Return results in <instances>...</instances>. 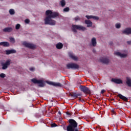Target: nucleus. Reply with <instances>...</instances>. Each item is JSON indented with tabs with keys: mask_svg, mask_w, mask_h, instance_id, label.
Returning <instances> with one entry per match:
<instances>
[{
	"mask_svg": "<svg viewBox=\"0 0 131 131\" xmlns=\"http://www.w3.org/2000/svg\"><path fill=\"white\" fill-rule=\"evenodd\" d=\"M20 26H21L20 25V24H17L15 26V29L18 30V29H20Z\"/></svg>",
	"mask_w": 131,
	"mask_h": 131,
	"instance_id": "32",
	"label": "nucleus"
},
{
	"mask_svg": "<svg viewBox=\"0 0 131 131\" xmlns=\"http://www.w3.org/2000/svg\"><path fill=\"white\" fill-rule=\"evenodd\" d=\"M105 90H102L101 91V94H104V93H105Z\"/></svg>",
	"mask_w": 131,
	"mask_h": 131,
	"instance_id": "39",
	"label": "nucleus"
},
{
	"mask_svg": "<svg viewBox=\"0 0 131 131\" xmlns=\"http://www.w3.org/2000/svg\"><path fill=\"white\" fill-rule=\"evenodd\" d=\"M66 114H67V115H68V116H69V117H70V116H71V115H72V114L69 112H67Z\"/></svg>",
	"mask_w": 131,
	"mask_h": 131,
	"instance_id": "36",
	"label": "nucleus"
},
{
	"mask_svg": "<svg viewBox=\"0 0 131 131\" xmlns=\"http://www.w3.org/2000/svg\"><path fill=\"white\" fill-rule=\"evenodd\" d=\"M122 32L123 34H126V35H128V34H131V28H127L125 30H123Z\"/></svg>",
	"mask_w": 131,
	"mask_h": 131,
	"instance_id": "12",
	"label": "nucleus"
},
{
	"mask_svg": "<svg viewBox=\"0 0 131 131\" xmlns=\"http://www.w3.org/2000/svg\"><path fill=\"white\" fill-rule=\"evenodd\" d=\"M91 45L92 47H96L97 46V39L96 38L93 37L91 39Z\"/></svg>",
	"mask_w": 131,
	"mask_h": 131,
	"instance_id": "18",
	"label": "nucleus"
},
{
	"mask_svg": "<svg viewBox=\"0 0 131 131\" xmlns=\"http://www.w3.org/2000/svg\"><path fill=\"white\" fill-rule=\"evenodd\" d=\"M25 22L27 24H29V23H30V20L29 19H25Z\"/></svg>",
	"mask_w": 131,
	"mask_h": 131,
	"instance_id": "34",
	"label": "nucleus"
},
{
	"mask_svg": "<svg viewBox=\"0 0 131 131\" xmlns=\"http://www.w3.org/2000/svg\"><path fill=\"white\" fill-rule=\"evenodd\" d=\"M74 131H79V127L75 128Z\"/></svg>",
	"mask_w": 131,
	"mask_h": 131,
	"instance_id": "38",
	"label": "nucleus"
},
{
	"mask_svg": "<svg viewBox=\"0 0 131 131\" xmlns=\"http://www.w3.org/2000/svg\"><path fill=\"white\" fill-rule=\"evenodd\" d=\"M11 65V59H8L6 60L5 63H2V69L3 70H6L8 69V67Z\"/></svg>",
	"mask_w": 131,
	"mask_h": 131,
	"instance_id": "8",
	"label": "nucleus"
},
{
	"mask_svg": "<svg viewBox=\"0 0 131 131\" xmlns=\"http://www.w3.org/2000/svg\"><path fill=\"white\" fill-rule=\"evenodd\" d=\"M4 32H12L13 29L12 28L8 27L3 29Z\"/></svg>",
	"mask_w": 131,
	"mask_h": 131,
	"instance_id": "22",
	"label": "nucleus"
},
{
	"mask_svg": "<svg viewBox=\"0 0 131 131\" xmlns=\"http://www.w3.org/2000/svg\"><path fill=\"white\" fill-rule=\"evenodd\" d=\"M10 15H15V10L13 9H11L9 11Z\"/></svg>",
	"mask_w": 131,
	"mask_h": 131,
	"instance_id": "24",
	"label": "nucleus"
},
{
	"mask_svg": "<svg viewBox=\"0 0 131 131\" xmlns=\"http://www.w3.org/2000/svg\"><path fill=\"white\" fill-rule=\"evenodd\" d=\"M29 70L30 71H34V70H35V68L31 67L29 68Z\"/></svg>",
	"mask_w": 131,
	"mask_h": 131,
	"instance_id": "37",
	"label": "nucleus"
},
{
	"mask_svg": "<svg viewBox=\"0 0 131 131\" xmlns=\"http://www.w3.org/2000/svg\"><path fill=\"white\" fill-rule=\"evenodd\" d=\"M81 97H79V101H80V102L81 101Z\"/></svg>",
	"mask_w": 131,
	"mask_h": 131,
	"instance_id": "44",
	"label": "nucleus"
},
{
	"mask_svg": "<svg viewBox=\"0 0 131 131\" xmlns=\"http://www.w3.org/2000/svg\"><path fill=\"white\" fill-rule=\"evenodd\" d=\"M126 83L128 86L131 88V79L130 78L127 77L126 78Z\"/></svg>",
	"mask_w": 131,
	"mask_h": 131,
	"instance_id": "20",
	"label": "nucleus"
},
{
	"mask_svg": "<svg viewBox=\"0 0 131 131\" xmlns=\"http://www.w3.org/2000/svg\"><path fill=\"white\" fill-rule=\"evenodd\" d=\"M72 29L74 32H77V30L84 31V30H86V28L80 25H73L72 26Z\"/></svg>",
	"mask_w": 131,
	"mask_h": 131,
	"instance_id": "3",
	"label": "nucleus"
},
{
	"mask_svg": "<svg viewBox=\"0 0 131 131\" xmlns=\"http://www.w3.org/2000/svg\"><path fill=\"white\" fill-rule=\"evenodd\" d=\"M6 55H10V54H16L17 51L14 49L6 50Z\"/></svg>",
	"mask_w": 131,
	"mask_h": 131,
	"instance_id": "15",
	"label": "nucleus"
},
{
	"mask_svg": "<svg viewBox=\"0 0 131 131\" xmlns=\"http://www.w3.org/2000/svg\"><path fill=\"white\" fill-rule=\"evenodd\" d=\"M115 54H116V56L120 57L121 58H125L127 56V54H121L120 52H115Z\"/></svg>",
	"mask_w": 131,
	"mask_h": 131,
	"instance_id": "16",
	"label": "nucleus"
},
{
	"mask_svg": "<svg viewBox=\"0 0 131 131\" xmlns=\"http://www.w3.org/2000/svg\"><path fill=\"white\" fill-rule=\"evenodd\" d=\"M60 4L61 7H65V5H66V3L65 2V0H61L60 1Z\"/></svg>",
	"mask_w": 131,
	"mask_h": 131,
	"instance_id": "25",
	"label": "nucleus"
},
{
	"mask_svg": "<svg viewBox=\"0 0 131 131\" xmlns=\"http://www.w3.org/2000/svg\"><path fill=\"white\" fill-rule=\"evenodd\" d=\"M58 114L59 115H62V113H61V112L60 111L58 112Z\"/></svg>",
	"mask_w": 131,
	"mask_h": 131,
	"instance_id": "43",
	"label": "nucleus"
},
{
	"mask_svg": "<svg viewBox=\"0 0 131 131\" xmlns=\"http://www.w3.org/2000/svg\"><path fill=\"white\" fill-rule=\"evenodd\" d=\"M46 17L44 19L45 25H51L53 26L56 25V21L52 19L58 17V12H53L52 10H47L46 11Z\"/></svg>",
	"mask_w": 131,
	"mask_h": 131,
	"instance_id": "1",
	"label": "nucleus"
},
{
	"mask_svg": "<svg viewBox=\"0 0 131 131\" xmlns=\"http://www.w3.org/2000/svg\"><path fill=\"white\" fill-rule=\"evenodd\" d=\"M112 113H113V114H115V111H114V110H112L111 111Z\"/></svg>",
	"mask_w": 131,
	"mask_h": 131,
	"instance_id": "40",
	"label": "nucleus"
},
{
	"mask_svg": "<svg viewBox=\"0 0 131 131\" xmlns=\"http://www.w3.org/2000/svg\"><path fill=\"white\" fill-rule=\"evenodd\" d=\"M47 83H48V84H50V85H53L54 86H59V88H62V86H63V85L60 83L48 81L47 82Z\"/></svg>",
	"mask_w": 131,
	"mask_h": 131,
	"instance_id": "10",
	"label": "nucleus"
},
{
	"mask_svg": "<svg viewBox=\"0 0 131 131\" xmlns=\"http://www.w3.org/2000/svg\"><path fill=\"white\" fill-rule=\"evenodd\" d=\"M92 19H94V20H99V17L92 15Z\"/></svg>",
	"mask_w": 131,
	"mask_h": 131,
	"instance_id": "31",
	"label": "nucleus"
},
{
	"mask_svg": "<svg viewBox=\"0 0 131 131\" xmlns=\"http://www.w3.org/2000/svg\"><path fill=\"white\" fill-rule=\"evenodd\" d=\"M85 24H86L88 27H92L93 25V23L90 20L85 19Z\"/></svg>",
	"mask_w": 131,
	"mask_h": 131,
	"instance_id": "19",
	"label": "nucleus"
},
{
	"mask_svg": "<svg viewBox=\"0 0 131 131\" xmlns=\"http://www.w3.org/2000/svg\"><path fill=\"white\" fill-rule=\"evenodd\" d=\"M117 97H119L120 99L123 100V101H124L125 102H127V101H128V98L125 97V96H123V95L120 94H118Z\"/></svg>",
	"mask_w": 131,
	"mask_h": 131,
	"instance_id": "14",
	"label": "nucleus"
},
{
	"mask_svg": "<svg viewBox=\"0 0 131 131\" xmlns=\"http://www.w3.org/2000/svg\"><path fill=\"white\" fill-rule=\"evenodd\" d=\"M0 46H3V47H10V43L7 41L1 42Z\"/></svg>",
	"mask_w": 131,
	"mask_h": 131,
	"instance_id": "21",
	"label": "nucleus"
},
{
	"mask_svg": "<svg viewBox=\"0 0 131 131\" xmlns=\"http://www.w3.org/2000/svg\"><path fill=\"white\" fill-rule=\"evenodd\" d=\"M0 77L1 78H5V77H6V74H5L4 73H1L0 74Z\"/></svg>",
	"mask_w": 131,
	"mask_h": 131,
	"instance_id": "29",
	"label": "nucleus"
},
{
	"mask_svg": "<svg viewBox=\"0 0 131 131\" xmlns=\"http://www.w3.org/2000/svg\"><path fill=\"white\" fill-rule=\"evenodd\" d=\"M127 43H128V45H130V43H131V41H127Z\"/></svg>",
	"mask_w": 131,
	"mask_h": 131,
	"instance_id": "41",
	"label": "nucleus"
},
{
	"mask_svg": "<svg viewBox=\"0 0 131 131\" xmlns=\"http://www.w3.org/2000/svg\"><path fill=\"white\" fill-rule=\"evenodd\" d=\"M69 124L67 127V131H74V129L77 128L78 123H77L73 119L69 120Z\"/></svg>",
	"mask_w": 131,
	"mask_h": 131,
	"instance_id": "2",
	"label": "nucleus"
},
{
	"mask_svg": "<svg viewBox=\"0 0 131 131\" xmlns=\"http://www.w3.org/2000/svg\"><path fill=\"white\" fill-rule=\"evenodd\" d=\"M79 88L80 91L83 92V93H84V94H87L88 95L91 94V90H90L89 88L83 85H80Z\"/></svg>",
	"mask_w": 131,
	"mask_h": 131,
	"instance_id": "7",
	"label": "nucleus"
},
{
	"mask_svg": "<svg viewBox=\"0 0 131 131\" xmlns=\"http://www.w3.org/2000/svg\"><path fill=\"white\" fill-rule=\"evenodd\" d=\"M121 27V26L119 24H116V28H117L118 29L120 28Z\"/></svg>",
	"mask_w": 131,
	"mask_h": 131,
	"instance_id": "33",
	"label": "nucleus"
},
{
	"mask_svg": "<svg viewBox=\"0 0 131 131\" xmlns=\"http://www.w3.org/2000/svg\"><path fill=\"white\" fill-rule=\"evenodd\" d=\"M85 17L88 19V20H90V19H93V15H86Z\"/></svg>",
	"mask_w": 131,
	"mask_h": 131,
	"instance_id": "28",
	"label": "nucleus"
},
{
	"mask_svg": "<svg viewBox=\"0 0 131 131\" xmlns=\"http://www.w3.org/2000/svg\"><path fill=\"white\" fill-rule=\"evenodd\" d=\"M81 102L82 103H84V100L82 99L81 100Z\"/></svg>",
	"mask_w": 131,
	"mask_h": 131,
	"instance_id": "42",
	"label": "nucleus"
},
{
	"mask_svg": "<svg viewBox=\"0 0 131 131\" xmlns=\"http://www.w3.org/2000/svg\"><path fill=\"white\" fill-rule=\"evenodd\" d=\"M10 42H12V43H15V38L13 37L9 38Z\"/></svg>",
	"mask_w": 131,
	"mask_h": 131,
	"instance_id": "26",
	"label": "nucleus"
},
{
	"mask_svg": "<svg viewBox=\"0 0 131 131\" xmlns=\"http://www.w3.org/2000/svg\"><path fill=\"white\" fill-rule=\"evenodd\" d=\"M70 10V9L69 7H66L63 9V12H69Z\"/></svg>",
	"mask_w": 131,
	"mask_h": 131,
	"instance_id": "27",
	"label": "nucleus"
},
{
	"mask_svg": "<svg viewBox=\"0 0 131 131\" xmlns=\"http://www.w3.org/2000/svg\"><path fill=\"white\" fill-rule=\"evenodd\" d=\"M69 57L70 58H71V59H72V60H73L74 61H78V57H77V56H76L72 53L69 54Z\"/></svg>",
	"mask_w": 131,
	"mask_h": 131,
	"instance_id": "17",
	"label": "nucleus"
},
{
	"mask_svg": "<svg viewBox=\"0 0 131 131\" xmlns=\"http://www.w3.org/2000/svg\"><path fill=\"white\" fill-rule=\"evenodd\" d=\"M100 62H101L102 64H105L106 65H108L110 62V59L107 57H100L99 59Z\"/></svg>",
	"mask_w": 131,
	"mask_h": 131,
	"instance_id": "9",
	"label": "nucleus"
},
{
	"mask_svg": "<svg viewBox=\"0 0 131 131\" xmlns=\"http://www.w3.org/2000/svg\"><path fill=\"white\" fill-rule=\"evenodd\" d=\"M31 81L33 83L38 84V86H39V88H43L45 86V81L42 80H37L35 78H33L31 79Z\"/></svg>",
	"mask_w": 131,
	"mask_h": 131,
	"instance_id": "4",
	"label": "nucleus"
},
{
	"mask_svg": "<svg viewBox=\"0 0 131 131\" xmlns=\"http://www.w3.org/2000/svg\"><path fill=\"white\" fill-rule=\"evenodd\" d=\"M74 20L75 21H79L80 20V17H78V16H76V17L74 18Z\"/></svg>",
	"mask_w": 131,
	"mask_h": 131,
	"instance_id": "30",
	"label": "nucleus"
},
{
	"mask_svg": "<svg viewBox=\"0 0 131 131\" xmlns=\"http://www.w3.org/2000/svg\"><path fill=\"white\" fill-rule=\"evenodd\" d=\"M67 69L76 70V69H79V65L75 63L71 62L67 64Z\"/></svg>",
	"mask_w": 131,
	"mask_h": 131,
	"instance_id": "5",
	"label": "nucleus"
},
{
	"mask_svg": "<svg viewBox=\"0 0 131 131\" xmlns=\"http://www.w3.org/2000/svg\"><path fill=\"white\" fill-rule=\"evenodd\" d=\"M56 49L58 50H61L63 48V44L61 42H59L58 43L56 44Z\"/></svg>",
	"mask_w": 131,
	"mask_h": 131,
	"instance_id": "23",
	"label": "nucleus"
},
{
	"mask_svg": "<svg viewBox=\"0 0 131 131\" xmlns=\"http://www.w3.org/2000/svg\"><path fill=\"white\" fill-rule=\"evenodd\" d=\"M111 81L116 83L117 84H121L123 83V82L120 79L112 78Z\"/></svg>",
	"mask_w": 131,
	"mask_h": 131,
	"instance_id": "11",
	"label": "nucleus"
},
{
	"mask_svg": "<svg viewBox=\"0 0 131 131\" xmlns=\"http://www.w3.org/2000/svg\"><path fill=\"white\" fill-rule=\"evenodd\" d=\"M70 96L71 97H73V98H75V99H76V98H78V97H81L82 96V94L81 93H70Z\"/></svg>",
	"mask_w": 131,
	"mask_h": 131,
	"instance_id": "13",
	"label": "nucleus"
},
{
	"mask_svg": "<svg viewBox=\"0 0 131 131\" xmlns=\"http://www.w3.org/2000/svg\"><path fill=\"white\" fill-rule=\"evenodd\" d=\"M23 45L26 47V48H28V49H31V50H34V49H36V46L32 43H28L26 41L23 42Z\"/></svg>",
	"mask_w": 131,
	"mask_h": 131,
	"instance_id": "6",
	"label": "nucleus"
},
{
	"mask_svg": "<svg viewBox=\"0 0 131 131\" xmlns=\"http://www.w3.org/2000/svg\"><path fill=\"white\" fill-rule=\"evenodd\" d=\"M51 126L52 127H56V126H57V125L56 123H52L51 124Z\"/></svg>",
	"mask_w": 131,
	"mask_h": 131,
	"instance_id": "35",
	"label": "nucleus"
}]
</instances>
